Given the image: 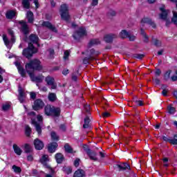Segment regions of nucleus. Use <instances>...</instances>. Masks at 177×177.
<instances>
[{
    "mask_svg": "<svg viewBox=\"0 0 177 177\" xmlns=\"http://www.w3.org/2000/svg\"><path fill=\"white\" fill-rule=\"evenodd\" d=\"M25 68L26 73H28V75L30 77V80L33 81V82L39 84V82L44 81V76H34V71H41L42 70V65H41V61L38 59H33L26 64Z\"/></svg>",
    "mask_w": 177,
    "mask_h": 177,
    "instance_id": "nucleus-1",
    "label": "nucleus"
},
{
    "mask_svg": "<svg viewBox=\"0 0 177 177\" xmlns=\"http://www.w3.org/2000/svg\"><path fill=\"white\" fill-rule=\"evenodd\" d=\"M32 124L35 127V129L38 133V135H41L42 130L41 129V124H42V122L44 121V117L41 115H38L36 118H32Z\"/></svg>",
    "mask_w": 177,
    "mask_h": 177,
    "instance_id": "nucleus-2",
    "label": "nucleus"
},
{
    "mask_svg": "<svg viewBox=\"0 0 177 177\" xmlns=\"http://www.w3.org/2000/svg\"><path fill=\"white\" fill-rule=\"evenodd\" d=\"M38 50L35 48L31 43H29L28 47L24 49L22 52L23 56L26 57V59H31L32 57L33 53H37Z\"/></svg>",
    "mask_w": 177,
    "mask_h": 177,
    "instance_id": "nucleus-3",
    "label": "nucleus"
},
{
    "mask_svg": "<svg viewBox=\"0 0 177 177\" xmlns=\"http://www.w3.org/2000/svg\"><path fill=\"white\" fill-rule=\"evenodd\" d=\"M44 111L46 115L57 117V115H60V108H55V106L50 105H47L44 109Z\"/></svg>",
    "mask_w": 177,
    "mask_h": 177,
    "instance_id": "nucleus-4",
    "label": "nucleus"
},
{
    "mask_svg": "<svg viewBox=\"0 0 177 177\" xmlns=\"http://www.w3.org/2000/svg\"><path fill=\"white\" fill-rule=\"evenodd\" d=\"M8 34L11 36V41H9L8 39V36L6 35H3V41L6 45V46L8 48H12V43L15 42V35L14 32L12 29H8Z\"/></svg>",
    "mask_w": 177,
    "mask_h": 177,
    "instance_id": "nucleus-5",
    "label": "nucleus"
},
{
    "mask_svg": "<svg viewBox=\"0 0 177 177\" xmlns=\"http://www.w3.org/2000/svg\"><path fill=\"white\" fill-rule=\"evenodd\" d=\"M59 13L62 20H68V19H70V15L68 14V6L66 4L62 5L59 10Z\"/></svg>",
    "mask_w": 177,
    "mask_h": 177,
    "instance_id": "nucleus-6",
    "label": "nucleus"
},
{
    "mask_svg": "<svg viewBox=\"0 0 177 177\" xmlns=\"http://www.w3.org/2000/svg\"><path fill=\"white\" fill-rule=\"evenodd\" d=\"M86 35V30L85 28L81 27L74 32L73 34V38L75 39H80V38H82V37H85Z\"/></svg>",
    "mask_w": 177,
    "mask_h": 177,
    "instance_id": "nucleus-7",
    "label": "nucleus"
},
{
    "mask_svg": "<svg viewBox=\"0 0 177 177\" xmlns=\"http://www.w3.org/2000/svg\"><path fill=\"white\" fill-rule=\"evenodd\" d=\"M160 10L161 12L160 14V19H162V20H167L168 15L170 13L169 10H165V6L164 5H162L160 7Z\"/></svg>",
    "mask_w": 177,
    "mask_h": 177,
    "instance_id": "nucleus-8",
    "label": "nucleus"
},
{
    "mask_svg": "<svg viewBox=\"0 0 177 177\" xmlns=\"http://www.w3.org/2000/svg\"><path fill=\"white\" fill-rule=\"evenodd\" d=\"M44 106H45L44 102L41 99H37L34 102V104L32 106L33 110H35L36 111L41 110V109L44 108Z\"/></svg>",
    "mask_w": 177,
    "mask_h": 177,
    "instance_id": "nucleus-9",
    "label": "nucleus"
},
{
    "mask_svg": "<svg viewBox=\"0 0 177 177\" xmlns=\"http://www.w3.org/2000/svg\"><path fill=\"white\" fill-rule=\"evenodd\" d=\"M19 27L21 28V32L24 34L25 35H27L28 32H30V30L28 29V26H27V23L21 21H19Z\"/></svg>",
    "mask_w": 177,
    "mask_h": 177,
    "instance_id": "nucleus-10",
    "label": "nucleus"
},
{
    "mask_svg": "<svg viewBox=\"0 0 177 177\" xmlns=\"http://www.w3.org/2000/svg\"><path fill=\"white\" fill-rule=\"evenodd\" d=\"M49 161V156L48 155H42V156L39 159V162L45 167V168H50V166L48 165L47 162Z\"/></svg>",
    "mask_w": 177,
    "mask_h": 177,
    "instance_id": "nucleus-11",
    "label": "nucleus"
},
{
    "mask_svg": "<svg viewBox=\"0 0 177 177\" xmlns=\"http://www.w3.org/2000/svg\"><path fill=\"white\" fill-rule=\"evenodd\" d=\"M141 26L143 27L145 24H149L153 28H156V24L151 21L149 18L144 17L140 22Z\"/></svg>",
    "mask_w": 177,
    "mask_h": 177,
    "instance_id": "nucleus-12",
    "label": "nucleus"
},
{
    "mask_svg": "<svg viewBox=\"0 0 177 177\" xmlns=\"http://www.w3.org/2000/svg\"><path fill=\"white\" fill-rule=\"evenodd\" d=\"M15 64L16 67L17 68V70H18L19 74L21 75V77H26V71H24V68H23V66H21L20 62L17 61L15 62Z\"/></svg>",
    "mask_w": 177,
    "mask_h": 177,
    "instance_id": "nucleus-13",
    "label": "nucleus"
},
{
    "mask_svg": "<svg viewBox=\"0 0 177 177\" xmlns=\"http://www.w3.org/2000/svg\"><path fill=\"white\" fill-rule=\"evenodd\" d=\"M34 146L36 150H42V149H44V142L37 138L34 140Z\"/></svg>",
    "mask_w": 177,
    "mask_h": 177,
    "instance_id": "nucleus-14",
    "label": "nucleus"
},
{
    "mask_svg": "<svg viewBox=\"0 0 177 177\" xmlns=\"http://www.w3.org/2000/svg\"><path fill=\"white\" fill-rule=\"evenodd\" d=\"M46 82L51 86L52 89H56V84H55V79L53 77L50 76L46 77Z\"/></svg>",
    "mask_w": 177,
    "mask_h": 177,
    "instance_id": "nucleus-15",
    "label": "nucleus"
},
{
    "mask_svg": "<svg viewBox=\"0 0 177 177\" xmlns=\"http://www.w3.org/2000/svg\"><path fill=\"white\" fill-rule=\"evenodd\" d=\"M43 27H47V28H49V30H51V31H53L54 32H57V30L55 27V26L52 25L50 22L49 21H44L42 24Z\"/></svg>",
    "mask_w": 177,
    "mask_h": 177,
    "instance_id": "nucleus-16",
    "label": "nucleus"
},
{
    "mask_svg": "<svg viewBox=\"0 0 177 177\" xmlns=\"http://www.w3.org/2000/svg\"><path fill=\"white\" fill-rule=\"evenodd\" d=\"M115 38H117V35L114 34H109L105 35L104 39L105 42H108L109 44H110V42H113V39H114Z\"/></svg>",
    "mask_w": 177,
    "mask_h": 177,
    "instance_id": "nucleus-17",
    "label": "nucleus"
},
{
    "mask_svg": "<svg viewBox=\"0 0 177 177\" xmlns=\"http://www.w3.org/2000/svg\"><path fill=\"white\" fill-rule=\"evenodd\" d=\"M39 38L38 36H37V35H30L29 37V40H30V44H31V45H32V44H38V41H39Z\"/></svg>",
    "mask_w": 177,
    "mask_h": 177,
    "instance_id": "nucleus-18",
    "label": "nucleus"
},
{
    "mask_svg": "<svg viewBox=\"0 0 177 177\" xmlns=\"http://www.w3.org/2000/svg\"><path fill=\"white\" fill-rule=\"evenodd\" d=\"M57 148V143L52 142L48 145V151L50 153H55L56 151V149Z\"/></svg>",
    "mask_w": 177,
    "mask_h": 177,
    "instance_id": "nucleus-19",
    "label": "nucleus"
},
{
    "mask_svg": "<svg viewBox=\"0 0 177 177\" xmlns=\"http://www.w3.org/2000/svg\"><path fill=\"white\" fill-rule=\"evenodd\" d=\"M12 149L15 154H17V156H21V153H23V150H21V149L19 146H17V145L14 144L12 145Z\"/></svg>",
    "mask_w": 177,
    "mask_h": 177,
    "instance_id": "nucleus-20",
    "label": "nucleus"
},
{
    "mask_svg": "<svg viewBox=\"0 0 177 177\" xmlns=\"http://www.w3.org/2000/svg\"><path fill=\"white\" fill-rule=\"evenodd\" d=\"M18 91L19 93V100L21 103H23V102H24V97L26 95H24V92L23 91V89H21V86H19Z\"/></svg>",
    "mask_w": 177,
    "mask_h": 177,
    "instance_id": "nucleus-21",
    "label": "nucleus"
},
{
    "mask_svg": "<svg viewBox=\"0 0 177 177\" xmlns=\"http://www.w3.org/2000/svg\"><path fill=\"white\" fill-rule=\"evenodd\" d=\"M55 157L57 164H62V162H63V160H64V157L61 153L55 154Z\"/></svg>",
    "mask_w": 177,
    "mask_h": 177,
    "instance_id": "nucleus-22",
    "label": "nucleus"
},
{
    "mask_svg": "<svg viewBox=\"0 0 177 177\" xmlns=\"http://www.w3.org/2000/svg\"><path fill=\"white\" fill-rule=\"evenodd\" d=\"M26 18L28 19V23H32L34 21V14L31 11H28L26 13Z\"/></svg>",
    "mask_w": 177,
    "mask_h": 177,
    "instance_id": "nucleus-23",
    "label": "nucleus"
},
{
    "mask_svg": "<svg viewBox=\"0 0 177 177\" xmlns=\"http://www.w3.org/2000/svg\"><path fill=\"white\" fill-rule=\"evenodd\" d=\"M85 176V171L82 169H77L75 174L73 177H84Z\"/></svg>",
    "mask_w": 177,
    "mask_h": 177,
    "instance_id": "nucleus-24",
    "label": "nucleus"
},
{
    "mask_svg": "<svg viewBox=\"0 0 177 177\" xmlns=\"http://www.w3.org/2000/svg\"><path fill=\"white\" fill-rule=\"evenodd\" d=\"M116 167H117V168H118V169H121V170L130 169L129 165H128L127 163H122L121 165H117Z\"/></svg>",
    "mask_w": 177,
    "mask_h": 177,
    "instance_id": "nucleus-25",
    "label": "nucleus"
},
{
    "mask_svg": "<svg viewBox=\"0 0 177 177\" xmlns=\"http://www.w3.org/2000/svg\"><path fill=\"white\" fill-rule=\"evenodd\" d=\"M16 16V11L14 10H10L7 12L6 13V17L7 19H13Z\"/></svg>",
    "mask_w": 177,
    "mask_h": 177,
    "instance_id": "nucleus-26",
    "label": "nucleus"
},
{
    "mask_svg": "<svg viewBox=\"0 0 177 177\" xmlns=\"http://www.w3.org/2000/svg\"><path fill=\"white\" fill-rule=\"evenodd\" d=\"M88 156L91 158V160H93V161L97 160V157H96V153L95 152H87Z\"/></svg>",
    "mask_w": 177,
    "mask_h": 177,
    "instance_id": "nucleus-27",
    "label": "nucleus"
},
{
    "mask_svg": "<svg viewBox=\"0 0 177 177\" xmlns=\"http://www.w3.org/2000/svg\"><path fill=\"white\" fill-rule=\"evenodd\" d=\"M120 38H128V37H129V33L127 30H123L120 32Z\"/></svg>",
    "mask_w": 177,
    "mask_h": 177,
    "instance_id": "nucleus-28",
    "label": "nucleus"
},
{
    "mask_svg": "<svg viewBox=\"0 0 177 177\" xmlns=\"http://www.w3.org/2000/svg\"><path fill=\"white\" fill-rule=\"evenodd\" d=\"M22 6L24 9H30V1L28 0H23Z\"/></svg>",
    "mask_w": 177,
    "mask_h": 177,
    "instance_id": "nucleus-29",
    "label": "nucleus"
},
{
    "mask_svg": "<svg viewBox=\"0 0 177 177\" xmlns=\"http://www.w3.org/2000/svg\"><path fill=\"white\" fill-rule=\"evenodd\" d=\"M89 122H91V119H89V117H86L84 119V124L83 125V128H88L89 127Z\"/></svg>",
    "mask_w": 177,
    "mask_h": 177,
    "instance_id": "nucleus-30",
    "label": "nucleus"
},
{
    "mask_svg": "<svg viewBox=\"0 0 177 177\" xmlns=\"http://www.w3.org/2000/svg\"><path fill=\"white\" fill-rule=\"evenodd\" d=\"M167 111L169 114H175V113L176 112V109L174 108L172 106L169 105L167 107Z\"/></svg>",
    "mask_w": 177,
    "mask_h": 177,
    "instance_id": "nucleus-31",
    "label": "nucleus"
},
{
    "mask_svg": "<svg viewBox=\"0 0 177 177\" xmlns=\"http://www.w3.org/2000/svg\"><path fill=\"white\" fill-rule=\"evenodd\" d=\"M62 171H64V172H65V174L67 175H70V174L72 172L71 167H64Z\"/></svg>",
    "mask_w": 177,
    "mask_h": 177,
    "instance_id": "nucleus-32",
    "label": "nucleus"
},
{
    "mask_svg": "<svg viewBox=\"0 0 177 177\" xmlns=\"http://www.w3.org/2000/svg\"><path fill=\"white\" fill-rule=\"evenodd\" d=\"M24 150L25 153H31L32 151V149L31 148V146L28 144H26L24 146Z\"/></svg>",
    "mask_w": 177,
    "mask_h": 177,
    "instance_id": "nucleus-33",
    "label": "nucleus"
},
{
    "mask_svg": "<svg viewBox=\"0 0 177 177\" xmlns=\"http://www.w3.org/2000/svg\"><path fill=\"white\" fill-rule=\"evenodd\" d=\"M90 52H91V56L89 57L88 60H95V57L96 56V52L93 49H91Z\"/></svg>",
    "mask_w": 177,
    "mask_h": 177,
    "instance_id": "nucleus-34",
    "label": "nucleus"
},
{
    "mask_svg": "<svg viewBox=\"0 0 177 177\" xmlns=\"http://www.w3.org/2000/svg\"><path fill=\"white\" fill-rule=\"evenodd\" d=\"M48 100H50V102H55V100H56V94L50 93L48 95Z\"/></svg>",
    "mask_w": 177,
    "mask_h": 177,
    "instance_id": "nucleus-35",
    "label": "nucleus"
},
{
    "mask_svg": "<svg viewBox=\"0 0 177 177\" xmlns=\"http://www.w3.org/2000/svg\"><path fill=\"white\" fill-rule=\"evenodd\" d=\"M171 21L177 26V13L175 11L173 12V17L171 19Z\"/></svg>",
    "mask_w": 177,
    "mask_h": 177,
    "instance_id": "nucleus-36",
    "label": "nucleus"
},
{
    "mask_svg": "<svg viewBox=\"0 0 177 177\" xmlns=\"http://www.w3.org/2000/svg\"><path fill=\"white\" fill-rule=\"evenodd\" d=\"M97 44H100V41H99L97 39H94L89 42V46L97 45Z\"/></svg>",
    "mask_w": 177,
    "mask_h": 177,
    "instance_id": "nucleus-37",
    "label": "nucleus"
},
{
    "mask_svg": "<svg viewBox=\"0 0 177 177\" xmlns=\"http://www.w3.org/2000/svg\"><path fill=\"white\" fill-rule=\"evenodd\" d=\"M48 169H49L50 174H46L45 177H53L55 174V169H52V167L48 168Z\"/></svg>",
    "mask_w": 177,
    "mask_h": 177,
    "instance_id": "nucleus-38",
    "label": "nucleus"
},
{
    "mask_svg": "<svg viewBox=\"0 0 177 177\" xmlns=\"http://www.w3.org/2000/svg\"><path fill=\"white\" fill-rule=\"evenodd\" d=\"M140 34H141V35H142V37L144 38V41L145 42H147V39L149 37H147V35H146V32H145V30H143L142 28H141V30H140Z\"/></svg>",
    "mask_w": 177,
    "mask_h": 177,
    "instance_id": "nucleus-39",
    "label": "nucleus"
},
{
    "mask_svg": "<svg viewBox=\"0 0 177 177\" xmlns=\"http://www.w3.org/2000/svg\"><path fill=\"white\" fill-rule=\"evenodd\" d=\"M12 169L16 174H20L21 172V169L16 165L12 166Z\"/></svg>",
    "mask_w": 177,
    "mask_h": 177,
    "instance_id": "nucleus-40",
    "label": "nucleus"
},
{
    "mask_svg": "<svg viewBox=\"0 0 177 177\" xmlns=\"http://www.w3.org/2000/svg\"><path fill=\"white\" fill-rule=\"evenodd\" d=\"M64 149L67 153H73V148L68 145V144H66L64 146Z\"/></svg>",
    "mask_w": 177,
    "mask_h": 177,
    "instance_id": "nucleus-41",
    "label": "nucleus"
},
{
    "mask_svg": "<svg viewBox=\"0 0 177 177\" xmlns=\"http://www.w3.org/2000/svg\"><path fill=\"white\" fill-rule=\"evenodd\" d=\"M51 139H53V140H59V136L53 131L51 132Z\"/></svg>",
    "mask_w": 177,
    "mask_h": 177,
    "instance_id": "nucleus-42",
    "label": "nucleus"
},
{
    "mask_svg": "<svg viewBox=\"0 0 177 177\" xmlns=\"http://www.w3.org/2000/svg\"><path fill=\"white\" fill-rule=\"evenodd\" d=\"M169 143H171V145H177V135L174 136V139L169 140Z\"/></svg>",
    "mask_w": 177,
    "mask_h": 177,
    "instance_id": "nucleus-43",
    "label": "nucleus"
},
{
    "mask_svg": "<svg viewBox=\"0 0 177 177\" xmlns=\"http://www.w3.org/2000/svg\"><path fill=\"white\" fill-rule=\"evenodd\" d=\"M68 56H70V51L66 50L64 53V59L65 60H68Z\"/></svg>",
    "mask_w": 177,
    "mask_h": 177,
    "instance_id": "nucleus-44",
    "label": "nucleus"
},
{
    "mask_svg": "<svg viewBox=\"0 0 177 177\" xmlns=\"http://www.w3.org/2000/svg\"><path fill=\"white\" fill-rule=\"evenodd\" d=\"M26 133L28 136H30V134L31 133V128L28 126L26 127Z\"/></svg>",
    "mask_w": 177,
    "mask_h": 177,
    "instance_id": "nucleus-45",
    "label": "nucleus"
},
{
    "mask_svg": "<svg viewBox=\"0 0 177 177\" xmlns=\"http://www.w3.org/2000/svg\"><path fill=\"white\" fill-rule=\"evenodd\" d=\"M9 109H10V104H5L3 105V110H4V111H6V110H9Z\"/></svg>",
    "mask_w": 177,
    "mask_h": 177,
    "instance_id": "nucleus-46",
    "label": "nucleus"
},
{
    "mask_svg": "<svg viewBox=\"0 0 177 177\" xmlns=\"http://www.w3.org/2000/svg\"><path fill=\"white\" fill-rule=\"evenodd\" d=\"M153 44L156 46H161V41L158 40V39H155L153 41Z\"/></svg>",
    "mask_w": 177,
    "mask_h": 177,
    "instance_id": "nucleus-47",
    "label": "nucleus"
},
{
    "mask_svg": "<svg viewBox=\"0 0 177 177\" xmlns=\"http://www.w3.org/2000/svg\"><path fill=\"white\" fill-rule=\"evenodd\" d=\"M84 110L86 111V113H89V110H91V108L89 107L88 104H85L84 106Z\"/></svg>",
    "mask_w": 177,
    "mask_h": 177,
    "instance_id": "nucleus-48",
    "label": "nucleus"
},
{
    "mask_svg": "<svg viewBox=\"0 0 177 177\" xmlns=\"http://www.w3.org/2000/svg\"><path fill=\"white\" fill-rule=\"evenodd\" d=\"M171 71H167V72L165 73V77L166 79L169 78V77H170V75H171Z\"/></svg>",
    "mask_w": 177,
    "mask_h": 177,
    "instance_id": "nucleus-49",
    "label": "nucleus"
},
{
    "mask_svg": "<svg viewBox=\"0 0 177 177\" xmlns=\"http://www.w3.org/2000/svg\"><path fill=\"white\" fill-rule=\"evenodd\" d=\"M129 39V41H135V39H136V37L133 36V35H131L130 34H129L128 37Z\"/></svg>",
    "mask_w": 177,
    "mask_h": 177,
    "instance_id": "nucleus-50",
    "label": "nucleus"
},
{
    "mask_svg": "<svg viewBox=\"0 0 177 177\" xmlns=\"http://www.w3.org/2000/svg\"><path fill=\"white\" fill-rule=\"evenodd\" d=\"M168 158H165L164 159H163V165H164V167H168Z\"/></svg>",
    "mask_w": 177,
    "mask_h": 177,
    "instance_id": "nucleus-51",
    "label": "nucleus"
},
{
    "mask_svg": "<svg viewBox=\"0 0 177 177\" xmlns=\"http://www.w3.org/2000/svg\"><path fill=\"white\" fill-rule=\"evenodd\" d=\"M48 53H49L50 57H53L55 50H53V49H50L48 50Z\"/></svg>",
    "mask_w": 177,
    "mask_h": 177,
    "instance_id": "nucleus-52",
    "label": "nucleus"
},
{
    "mask_svg": "<svg viewBox=\"0 0 177 177\" xmlns=\"http://www.w3.org/2000/svg\"><path fill=\"white\" fill-rule=\"evenodd\" d=\"M99 3V0H93L91 5L92 6H96Z\"/></svg>",
    "mask_w": 177,
    "mask_h": 177,
    "instance_id": "nucleus-53",
    "label": "nucleus"
},
{
    "mask_svg": "<svg viewBox=\"0 0 177 177\" xmlns=\"http://www.w3.org/2000/svg\"><path fill=\"white\" fill-rule=\"evenodd\" d=\"M102 117H104V118H107V117H110V113H109V112L103 113Z\"/></svg>",
    "mask_w": 177,
    "mask_h": 177,
    "instance_id": "nucleus-54",
    "label": "nucleus"
},
{
    "mask_svg": "<svg viewBox=\"0 0 177 177\" xmlns=\"http://www.w3.org/2000/svg\"><path fill=\"white\" fill-rule=\"evenodd\" d=\"M75 167H78L80 165V159L77 158L74 162Z\"/></svg>",
    "mask_w": 177,
    "mask_h": 177,
    "instance_id": "nucleus-55",
    "label": "nucleus"
},
{
    "mask_svg": "<svg viewBox=\"0 0 177 177\" xmlns=\"http://www.w3.org/2000/svg\"><path fill=\"white\" fill-rule=\"evenodd\" d=\"M30 95L31 99H35V97H37V94L35 93H30Z\"/></svg>",
    "mask_w": 177,
    "mask_h": 177,
    "instance_id": "nucleus-56",
    "label": "nucleus"
},
{
    "mask_svg": "<svg viewBox=\"0 0 177 177\" xmlns=\"http://www.w3.org/2000/svg\"><path fill=\"white\" fill-rule=\"evenodd\" d=\"M27 160L28 161H32L34 160V157L32 156V155H28L27 156Z\"/></svg>",
    "mask_w": 177,
    "mask_h": 177,
    "instance_id": "nucleus-57",
    "label": "nucleus"
},
{
    "mask_svg": "<svg viewBox=\"0 0 177 177\" xmlns=\"http://www.w3.org/2000/svg\"><path fill=\"white\" fill-rule=\"evenodd\" d=\"M136 104L137 106H143V102H142L141 100L136 101Z\"/></svg>",
    "mask_w": 177,
    "mask_h": 177,
    "instance_id": "nucleus-58",
    "label": "nucleus"
},
{
    "mask_svg": "<svg viewBox=\"0 0 177 177\" xmlns=\"http://www.w3.org/2000/svg\"><path fill=\"white\" fill-rule=\"evenodd\" d=\"M34 3L36 6V8L38 9V8H39V3H38V0H34Z\"/></svg>",
    "mask_w": 177,
    "mask_h": 177,
    "instance_id": "nucleus-59",
    "label": "nucleus"
},
{
    "mask_svg": "<svg viewBox=\"0 0 177 177\" xmlns=\"http://www.w3.org/2000/svg\"><path fill=\"white\" fill-rule=\"evenodd\" d=\"M68 69H64L63 71H62V74L64 75H67V74H68Z\"/></svg>",
    "mask_w": 177,
    "mask_h": 177,
    "instance_id": "nucleus-60",
    "label": "nucleus"
},
{
    "mask_svg": "<svg viewBox=\"0 0 177 177\" xmlns=\"http://www.w3.org/2000/svg\"><path fill=\"white\" fill-rule=\"evenodd\" d=\"M167 93H168V90L163 89V91H162V95H163V96H167Z\"/></svg>",
    "mask_w": 177,
    "mask_h": 177,
    "instance_id": "nucleus-61",
    "label": "nucleus"
},
{
    "mask_svg": "<svg viewBox=\"0 0 177 177\" xmlns=\"http://www.w3.org/2000/svg\"><path fill=\"white\" fill-rule=\"evenodd\" d=\"M153 82L154 84H156V85H158V84H160V80L156 78V79H153Z\"/></svg>",
    "mask_w": 177,
    "mask_h": 177,
    "instance_id": "nucleus-62",
    "label": "nucleus"
},
{
    "mask_svg": "<svg viewBox=\"0 0 177 177\" xmlns=\"http://www.w3.org/2000/svg\"><path fill=\"white\" fill-rule=\"evenodd\" d=\"M83 149H84L85 151H86V153L90 152L91 151L89 150V149H88V146L84 145L83 146Z\"/></svg>",
    "mask_w": 177,
    "mask_h": 177,
    "instance_id": "nucleus-63",
    "label": "nucleus"
},
{
    "mask_svg": "<svg viewBox=\"0 0 177 177\" xmlns=\"http://www.w3.org/2000/svg\"><path fill=\"white\" fill-rule=\"evenodd\" d=\"M155 74H156V75H160V74H161V71H160V69H157L155 71Z\"/></svg>",
    "mask_w": 177,
    "mask_h": 177,
    "instance_id": "nucleus-64",
    "label": "nucleus"
}]
</instances>
